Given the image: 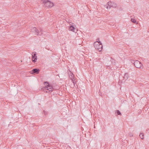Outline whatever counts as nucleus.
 <instances>
[{
	"label": "nucleus",
	"instance_id": "nucleus-1",
	"mask_svg": "<svg viewBox=\"0 0 149 149\" xmlns=\"http://www.w3.org/2000/svg\"><path fill=\"white\" fill-rule=\"evenodd\" d=\"M31 31L35 33L36 35L38 36H41L43 33V31L41 29L39 31L35 27H33L31 28Z\"/></svg>",
	"mask_w": 149,
	"mask_h": 149
},
{
	"label": "nucleus",
	"instance_id": "nucleus-2",
	"mask_svg": "<svg viewBox=\"0 0 149 149\" xmlns=\"http://www.w3.org/2000/svg\"><path fill=\"white\" fill-rule=\"evenodd\" d=\"M43 3L45 6L47 8H51L54 6L53 3L49 1L48 0H44Z\"/></svg>",
	"mask_w": 149,
	"mask_h": 149
},
{
	"label": "nucleus",
	"instance_id": "nucleus-3",
	"mask_svg": "<svg viewBox=\"0 0 149 149\" xmlns=\"http://www.w3.org/2000/svg\"><path fill=\"white\" fill-rule=\"evenodd\" d=\"M108 6L107 5H105L104 6L105 7H106L107 9L108 8V7H109V8H111V7H112L114 8H116L117 7V5L114 2L109 1L108 2Z\"/></svg>",
	"mask_w": 149,
	"mask_h": 149
},
{
	"label": "nucleus",
	"instance_id": "nucleus-4",
	"mask_svg": "<svg viewBox=\"0 0 149 149\" xmlns=\"http://www.w3.org/2000/svg\"><path fill=\"white\" fill-rule=\"evenodd\" d=\"M44 84L45 85V88H47V89L49 90V91L52 92L53 90V86L49 84V83L47 82H44Z\"/></svg>",
	"mask_w": 149,
	"mask_h": 149
},
{
	"label": "nucleus",
	"instance_id": "nucleus-5",
	"mask_svg": "<svg viewBox=\"0 0 149 149\" xmlns=\"http://www.w3.org/2000/svg\"><path fill=\"white\" fill-rule=\"evenodd\" d=\"M134 65L136 68L140 69H142L143 68L142 64L138 60L135 61Z\"/></svg>",
	"mask_w": 149,
	"mask_h": 149
},
{
	"label": "nucleus",
	"instance_id": "nucleus-6",
	"mask_svg": "<svg viewBox=\"0 0 149 149\" xmlns=\"http://www.w3.org/2000/svg\"><path fill=\"white\" fill-rule=\"evenodd\" d=\"M95 48L99 51H101L102 49V45L100 41L99 42V44L95 46Z\"/></svg>",
	"mask_w": 149,
	"mask_h": 149
},
{
	"label": "nucleus",
	"instance_id": "nucleus-7",
	"mask_svg": "<svg viewBox=\"0 0 149 149\" xmlns=\"http://www.w3.org/2000/svg\"><path fill=\"white\" fill-rule=\"evenodd\" d=\"M36 52H33L32 53V61L33 63L36 62L37 60V56Z\"/></svg>",
	"mask_w": 149,
	"mask_h": 149
},
{
	"label": "nucleus",
	"instance_id": "nucleus-8",
	"mask_svg": "<svg viewBox=\"0 0 149 149\" xmlns=\"http://www.w3.org/2000/svg\"><path fill=\"white\" fill-rule=\"evenodd\" d=\"M40 71L39 69L38 68L33 69L31 70V74H38L39 73Z\"/></svg>",
	"mask_w": 149,
	"mask_h": 149
},
{
	"label": "nucleus",
	"instance_id": "nucleus-9",
	"mask_svg": "<svg viewBox=\"0 0 149 149\" xmlns=\"http://www.w3.org/2000/svg\"><path fill=\"white\" fill-rule=\"evenodd\" d=\"M72 81V83L73 84H74V86H75V84H76V79L74 77L73 79H71Z\"/></svg>",
	"mask_w": 149,
	"mask_h": 149
},
{
	"label": "nucleus",
	"instance_id": "nucleus-10",
	"mask_svg": "<svg viewBox=\"0 0 149 149\" xmlns=\"http://www.w3.org/2000/svg\"><path fill=\"white\" fill-rule=\"evenodd\" d=\"M128 73H125L124 75L123 78L124 79L127 80L128 79Z\"/></svg>",
	"mask_w": 149,
	"mask_h": 149
},
{
	"label": "nucleus",
	"instance_id": "nucleus-11",
	"mask_svg": "<svg viewBox=\"0 0 149 149\" xmlns=\"http://www.w3.org/2000/svg\"><path fill=\"white\" fill-rule=\"evenodd\" d=\"M74 27L73 26H70L69 28L70 30L72 31H74Z\"/></svg>",
	"mask_w": 149,
	"mask_h": 149
},
{
	"label": "nucleus",
	"instance_id": "nucleus-12",
	"mask_svg": "<svg viewBox=\"0 0 149 149\" xmlns=\"http://www.w3.org/2000/svg\"><path fill=\"white\" fill-rule=\"evenodd\" d=\"M70 75L69 74V78L70 79H72L74 78V76L73 75V73L71 72L70 73Z\"/></svg>",
	"mask_w": 149,
	"mask_h": 149
},
{
	"label": "nucleus",
	"instance_id": "nucleus-13",
	"mask_svg": "<svg viewBox=\"0 0 149 149\" xmlns=\"http://www.w3.org/2000/svg\"><path fill=\"white\" fill-rule=\"evenodd\" d=\"M139 136L141 138L143 139L144 138V134L143 133H141L139 134Z\"/></svg>",
	"mask_w": 149,
	"mask_h": 149
},
{
	"label": "nucleus",
	"instance_id": "nucleus-14",
	"mask_svg": "<svg viewBox=\"0 0 149 149\" xmlns=\"http://www.w3.org/2000/svg\"><path fill=\"white\" fill-rule=\"evenodd\" d=\"M111 62L113 64L115 65V60L112 59L111 58Z\"/></svg>",
	"mask_w": 149,
	"mask_h": 149
},
{
	"label": "nucleus",
	"instance_id": "nucleus-15",
	"mask_svg": "<svg viewBox=\"0 0 149 149\" xmlns=\"http://www.w3.org/2000/svg\"><path fill=\"white\" fill-rule=\"evenodd\" d=\"M116 113L118 115H121V114L120 112V111H119L118 110H116Z\"/></svg>",
	"mask_w": 149,
	"mask_h": 149
},
{
	"label": "nucleus",
	"instance_id": "nucleus-16",
	"mask_svg": "<svg viewBox=\"0 0 149 149\" xmlns=\"http://www.w3.org/2000/svg\"><path fill=\"white\" fill-rule=\"evenodd\" d=\"M131 22L133 23H136V20L135 19H133V18H131Z\"/></svg>",
	"mask_w": 149,
	"mask_h": 149
},
{
	"label": "nucleus",
	"instance_id": "nucleus-17",
	"mask_svg": "<svg viewBox=\"0 0 149 149\" xmlns=\"http://www.w3.org/2000/svg\"><path fill=\"white\" fill-rule=\"evenodd\" d=\"M130 61L131 63H132L133 64H134V63L135 62V61L134 60H130Z\"/></svg>",
	"mask_w": 149,
	"mask_h": 149
},
{
	"label": "nucleus",
	"instance_id": "nucleus-18",
	"mask_svg": "<svg viewBox=\"0 0 149 149\" xmlns=\"http://www.w3.org/2000/svg\"><path fill=\"white\" fill-rule=\"evenodd\" d=\"M129 136H130V137H131L133 136V135L132 133H130L129 134Z\"/></svg>",
	"mask_w": 149,
	"mask_h": 149
},
{
	"label": "nucleus",
	"instance_id": "nucleus-19",
	"mask_svg": "<svg viewBox=\"0 0 149 149\" xmlns=\"http://www.w3.org/2000/svg\"><path fill=\"white\" fill-rule=\"evenodd\" d=\"M97 41L96 42H98V43H99V41H100L99 38H98L97 39Z\"/></svg>",
	"mask_w": 149,
	"mask_h": 149
},
{
	"label": "nucleus",
	"instance_id": "nucleus-20",
	"mask_svg": "<svg viewBox=\"0 0 149 149\" xmlns=\"http://www.w3.org/2000/svg\"><path fill=\"white\" fill-rule=\"evenodd\" d=\"M95 43H96V42H95V43H94V45H95Z\"/></svg>",
	"mask_w": 149,
	"mask_h": 149
}]
</instances>
